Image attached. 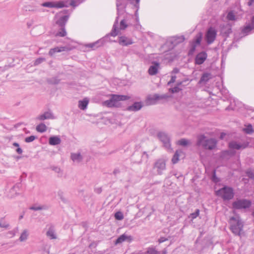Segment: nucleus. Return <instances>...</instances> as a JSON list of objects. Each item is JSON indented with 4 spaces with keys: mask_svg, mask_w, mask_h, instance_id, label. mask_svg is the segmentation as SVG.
<instances>
[{
    "mask_svg": "<svg viewBox=\"0 0 254 254\" xmlns=\"http://www.w3.org/2000/svg\"><path fill=\"white\" fill-rule=\"evenodd\" d=\"M217 142L214 139H206L204 135H199L197 137V145L202 146L204 148L212 150L215 148Z\"/></svg>",
    "mask_w": 254,
    "mask_h": 254,
    "instance_id": "1",
    "label": "nucleus"
},
{
    "mask_svg": "<svg viewBox=\"0 0 254 254\" xmlns=\"http://www.w3.org/2000/svg\"><path fill=\"white\" fill-rule=\"evenodd\" d=\"M230 229L235 235H240L242 230L243 225L239 217H232L230 220Z\"/></svg>",
    "mask_w": 254,
    "mask_h": 254,
    "instance_id": "2",
    "label": "nucleus"
},
{
    "mask_svg": "<svg viewBox=\"0 0 254 254\" xmlns=\"http://www.w3.org/2000/svg\"><path fill=\"white\" fill-rule=\"evenodd\" d=\"M216 194L221 196L224 200L231 199L234 196V192L232 188L224 187L216 191Z\"/></svg>",
    "mask_w": 254,
    "mask_h": 254,
    "instance_id": "3",
    "label": "nucleus"
},
{
    "mask_svg": "<svg viewBox=\"0 0 254 254\" xmlns=\"http://www.w3.org/2000/svg\"><path fill=\"white\" fill-rule=\"evenodd\" d=\"M250 205L251 202L245 199L237 200L233 203V207L235 209L246 208Z\"/></svg>",
    "mask_w": 254,
    "mask_h": 254,
    "instance_id": "4",
    "label": "nucleus"
},
{
    "mask_svg": "<svg viewBox=\"0 0 254 254\" xmlns=\"http://www.w3.org/2000/svg\"><path fill=\"white\" fill-rule=\"evenodd\" d=\"M42 5L45 7H54L57 8H60L66 6V2L64 1L46 2L43 3Z\"/></svg>",
    "mask_w": 254,
    "mask_h": 254,
    "instance_id": "5",
    "label": "nucleus"
},
{
    "mask_svg": "<svg viewBox=\"0 0 254 254\" xmlns=\"http://www.w3.org/2000/svg\"><path fill=\"white\" fill-rule=\"evenodd\" d=\"M216 36V31L214 28L210 27L208 29L206 34V39L208 44L214 42Z\"/></svg>",
    "mask_w": 254,
    "mask_h": 254,
    "instance_id": "6",
    "label": "nucleus"
},
{
    "mask_svg": "<svg viewBox=\"0 0 254 254\" xmlns=\"http://www.w3.org/2000/svg\"><path fill=\"white\" fill-rule=\"evenodd\" d=\"M111 99L109 100L105 101L103 104L108 107H118V102L117 95H110Z\"/></svg>",
    "mask_w": 254,
    "mask_h": 254,
    "instance_id": "7",
    "label": "nucleus"
},
{
    "mask_svg": "<svg viewBox=\"0 0 254 254\" xmlns=\"http://www.w3.org/2000/svg\"><path fill=\"white\" fill-rule=\"evenodd\" d=\"M111 99L109 100L105 101L103 104L108 107H118V102L117 95H110Z\"/></svg>",
    "mask_w": 254,
    "mask_h": 254,
    "instance_id": "8",
    "label": "nucleus"
},
{
    "mask_svg": "<svg viewBox=\"0 0 254 254\" xmlns=\"http://www.w3.org/2000/svg\"><path fill=\"white\" fill-rule=\"evenodd\" d=\"M154 168L157 169L159 174H161L163 171L166 169V163L163 159H159L155 164Z\"/></svg>",
    "mask_w": 254,
    "mask_h": 254,
    "instance_id": "9",
    "label": "nucleus"
},
{
    "mask_svg": "<svg viewBox=\"0 0 254 254\" xmlns=\"http://www.w3.org/2000/svg\"><path fill=\"white\" fill-rule=\"evenodd\" d=\"M70 49L66 48L65 47H56L50 49L49 52V54L51 56H53L56 53L62 52L66 51H69Z\"/></svg>",
    "mask_w": 254,
    "mask_h": 254,
    "instance_id": "10",
    "label": "nucleus"
},
{
    "mask_svg": "<svg viewBox=\"0 0 254 254\" xmlns=\"http://www.w3.org/2000/svg\"><path fill=\"white\" fill-rule=\"evenodd\" d=\"M206 58L207 54L205 52L200 53L195 58V63L197 64H201L205 61Z\"/></svg>",
    "mask_w": 254,
    "mask_h": 254,
    "instance_id": "11",
    "label": "nucleus"
},
{
    "mask_svg": "<svg viewBox=\"0 0 254 254\" xmlns=\"http://www.w3.org/2000/svg\"><path fill=\"white\" fill-rule=\"evenodd\" d=\"M119 43L124 46L131 45L133 43L132 40L125 36H121L119 38Z\"/></svg>",
    "mask_w": 254,
    "mask_h": 254,
    "instance_id": "12",
    "label": "nucleus"
},
{
    "mask_svg": "<svg viewBox=\"0 0 254 254\" xmlns=\"http://www.w3.org/2000/svg\"><path fill=\"white\" fill-rule=\"evenodd\" d=\"M132 240V238L130 236H127L124 234L120 236L116 240L115 244L122 243V242L127 241L128 242H130Z\"/></svg>",
    "mask_w": 254,
    "mask_h": 254,
    "instance_id": "13",
    "label": "nucleus"
},
{
    "mask_svg": "<svg viewBox=\"0 0 254 254\" xmlns=\"http://www.w3.org/2000/svg\"><path fill=\"white\" fill-rule=\"evenodd\" d=\"M248 146V144L240 145L236 142H232L229 143V146L230 148L232 149H244Z\"/></svg>",
    "mask_w": 254,
    "mask_h": 254,
    "instance_id": "14",
    "label": "nucleus"
},
{
    "mask_svg": "<svg viewBox=\"0 0 254 254\" xmlns=\"http://www.w3.org/2000/svg\"><path fill=\"white\" fill-rule=\"evenodd\" d=\"M159 65L158 63H155L154 65H151L148 69L149 74L151 75L156 74L158 72Z\"/></svg>",
    "mask_w": 254,
    "mask_h": 254,
    "instance_id": "15",
    "label": "nucleus"
},
{
    "mask_svg": "<svg viewBox=\"0 0 254 254\" xmlns=\"http://www.w3.org/2000/svg\"><path fill=\"white\" fill-rule=\"evenodd\" d=\"M142 107V105L140 102H135L132 106L127 108L128 111H136L140 110Z\"/></svg>",
    "mask_w": 254,
    "mask_h": 254,
    "instance_id": "16",
    "label": "nucleus"
},
{
    "mask_svg": "<svg viewBox=\"0 0 254 254\" xmlns=\"http://www.w3.org/2000/svg\"><path fill=\"white\" fill-rule=\"evenodd\" d=\"M88 103V99L85 98L83 100L79 101L78 107L81 110H85L86 108Z\"/></svg>",
    "mask_w": 254,
    "mask_h": 254,
    "instance_id": "17",
    "label": "nucleus"
},
{
    "mask_svg": "<svg viewBox=\"0 0 254 254\" xmlns=\"http://www.w3.org/2000/svg\"><path fill=\"white\" fill-rule=\"evenodd\" d=\"M182 154H183V152L181 150H177L175 152V154L172 159V162L173 164H176L179 161V157Z\"/></svg>",
    "mask_w": 254,
    "mask_h": 254,
    "instance_id": "18",
    "label": "nucleus"
},
{
    "mask_svg": "<svg viewBox=\"0 0 254 254\" xmlns=\"http://www.w3.org/2000/svg\"><path fill=\"white\" fill-rule=\"evenodd\" d=\"M61 143V139L57 136H52L49 138V144L52 145L59 144Z\"/></svg>",
    "mask_w": 254,
    "mask_h": 254,
    "instance_id": "19",
    "label": "nucleus"
},
{
    "mask_svg": "<svg viewBox=\"0 0 254 254\" xmlns=\"http://www.w3.org/2000/svg\"><path fill=\"white\" fill-rule=\"evenodd\" d=\"M158 135L160 139L164 143L165 145L167 146L168 144L169 145V139L164 133H160Z\"/></svg>",
    "mask_w": 254,
    "mask_h": 254,
    "instance_id": "20",
    "label": "nucleus"
},
{
    "mask_svg": "<svg viewBox=\"0 0 254 254\" xmlns=\"http://www.w3.org/2000/svg\"><path fill=\"white\" fill-rule=\"evenodd\" d=\"M202 34L201 33H199L196 36L195 38V41H194L195 45L193 46V49L195 48V47L196 46V45L200 44L201 41L202 40Z\"/></svg>",
    "mask_w": 254,
    "mask_h": 254,
    "instance_id": "21",
    "label": "nucleus"
},
{
    "mask_svg": "<svg viewBox=\"0 0 254 254\" xmlns=\"http://www.w3.org/2000/svg\"><path fill=\"white\" fill-rule=\"evenodd\" d=\"M47 236L51 239H55L57 238L54 231L52 228H50L49 230L47 231Z\"/></svg>",
    "mask_w": 254,
    "mask_h": 254,
    "instance_id": "22",
    "label": "nucleus"
},
{
    "mask_svg": "<svg viewBox=\"0 0 254 254\" xmlns=\"http://www.w3.org/2000/svg\"><path fill=\"white\" fill-rule=\"evenodd\" d=\"M254 28V16L253 17L252 19V25H248V26H246L244 28L243 31L244 32H249V31L252 30Z\"/></svg>",
    "mask_w": 254,
    "mask_h": 254,
    "instance_id": "23",
    "label": "nucleus"
},
{
    "mask_svg": "<svg viewBox=\"0 0 254 254\" xmlns=\"http://www.w3.org/2000/svg\"><path fill=\"white\" fill-rule=\"evenodd\" d=\"M210 78V74L209 73H204L201 76L200 80L199 81L200 83L202 82H206Z\"/></svg>",
    "mask_w": 254,
    "mask_h": 254,
    "instance_id": "24",
    "label": "nucleus"
},
{
    "mask_svg": "<svg viewBox=\"0 0 254 254\" xmlns=\"http://www.w3.org/2000/svg\"><path fill=\"white\" fill-rule=\"evenodd\" d=\"M47 127L46 125L44 124H41L37 126L36 130L38 132H43L46 130Z\"/></svg>",
    "mask_w": 254,
    "mask_h": 254,
    "instance_id": "25",
    "label": "nucleus"
},
{
    "mask_svg": "<svg viewBox=\"0 0 254 254\" xmlns=\"http://www.w3.org/2000/svg\"><path fill=\"white\" fill-rule=\"evenodd\" d=\"M178 144L179 145H182V146H187L190 144V142L189 140H187L186 139L183 138L180 140H179L178 141Z\"/></svg>",
    "mask_w": 254,
    "mask_h": 254,
    "instance_id": "26",
    "label": "nucleus"
},
{
    "mask_svg": "<svg viewBox=\"0 0 254 254\" xmlns=\"http://www.w3.org/2000/svg\"><path fill=\"white\" fill-rule=\"evenodd\" d=\"M117 100L118 102L121 101H126L130 99V97L126 95H117Z\"/></svg>",
    "mask_w": 254,
    "mask_h": 254,
    "instance_id": "27",
    "label": "nucleus"
},
{
    "mask_svg": "<svg viewBox=\"0 0 254 254\" xmlns=\"http://www.w3.org/2000/svg\"><path fill=\"white\" fill-rule=\"evenodd\" d=\"M51 114L49 113H45V114L40 116L38 119L40 120H44L47 119H50L51 118Z\"/></svg>",
    "mask_w": 254,
    "mask_h": 254,
    "instance_id": "28",
    "label": "nucleus"
},
{
    "mask_svg": "<svg viewBox=\"0 0 254 254\" xmlns=\"http://www.w3.org/2000/svg\"><path fill=\"white\" fill-rule=\"evenodd\" d=\"M159 97L157 95H155L153 97H148L147 99V103L148 104H154L155 103V101L157 100Z\"/></svg>",
    "mask_w": 254,
    "mask_h": 254,
    "instance_id": "29",
    "label": "nucleus"
},
{
    "mask_svg": "<svg viewBox=\"0 0 254 254\" xmlns=\"http://www.w3.org/2000/svg\"><path fill=\"white\" fill-rule=\"evenodd\" d=\"M66 35V32L64 28H62L59 32H58L56 36L59 37H64Z\"/></svg>",
    "mask_w": 254,
    "mask_h": 254,
    "instance_id": "30",
    "label": "nucleus"
},
{
    "mask_svg": "<svg viewBox=\"0 0 254 254\" xmlns=\"http://www.w3.org/2000/svg\"><path fill=\"white\" fill-rule=\"evenodd\" d=\"M245 132L247 133H251L253 132V127L252 125H249L248 126H247L245 128L243 129Z\"/></svg>",
    "mask_w": 254,
    "mask_h": 254,
    "instance_id": "31",
    "label": "nucleus"
},
{
    "mask_svg": "<svg viewBox=\"0 0 254 254\" xmlns=\"http://www.w3.org/2000/svg\"><path fill=\"white\" fill-rule=\"evenodd\" d=\"M115 217L117 220H121L124 218V215L121 212H117L115 214Z\"/></svg>",
    "mask_w": 254,
    "mask_h": 254,
    "instance_id": "32",
    "label": "nucleus"
},
{
    "mask_svg": "<svg viewBox=\"0 0 254 254\" xmlns=\"http://www.w3.org/2000/svg\"><path fill=\"white\" fill-rule=\"evenodd\" d=\"M227 18L229 20H232V21L235 20V19H236L235 15H234V14L233 13V12L232 11L229 12L228 13V14L227 16Z\"/></svg>",
    "mask_w": 254,
    "mask_h": 254,
    "instance_id": "33",
    "label": "nucleus"
},
{
    "mask_svg": "<svg viewBox=\"0 0 254 254\" xmlns=\"http://www.w3.org/2000/svg\"><path fill=\"white\" fill-rule=\"evenodd\" d=\"M71 158L73 161H79L81 159V156L79 154H74L71 155Z\"/></svg>",
    "mask_w": 254,
    "mask_h": 254,
    "instance_id": "34",
    "label": "nucleus"
},
{
    "mask_svg": "<svg viewBox=\"0 0 254 254\" xmlns=\"http://www.w3.org/2000/svg\"><path fill=\"white\" fill-rule=\"evenodd\" d=\"M27 236H28V234H27V232L26 231H24L21 234V236H20V237L19 238V240L21 242L24 241H25L27 239Z\"/></svg>",
    "mask_w": 254,
    "mask_h": 254,
    "instance_id": "35",
    "label": "nucleus"
},
{
    "mask_svg": "<svg viewBox=\"0 0 254 254\" xmlns=\"http://www.w3.org/2000/svg\"><path fill=\"white\" fill-rule=\"evenodd\" d=\"M147 254H159L158 252L154 248H149L146 252Z\"/></svg>",
    "mask_w": 254,
    "mask_h": 254,
    "instance_id": "36",
    "label": "nucleus"
},
{
    "mask_svg": "<svg viewBox=\"0 0 254 254\" xmlns=\"http://www.w3.org/2000/svg\"><path fill=\"white\" fill-rule=\"evenodd\" d=\"M199 214V209H197L194 213H191L190 216L192 219H195L197 216H198Z\"/></svg>",
    "mask_w": 254,
    "mask_h": 254,
    "instance_id": "37",
    "label": "nucleus"
},
{
    "mask_svg": "<svg viewBox=\"0 0 254 254\" xmlns=\"http://www.w3.org/2000/svg\"><path fill=\"white\" fill-rule=\"evenodd\" d=\"M35 139V136L33 135H31L28 137H26L25 139L26 142H30L33 141Z\"/></svg>",
    "mask_w": 254,
    "mask_h": 254,
    "instance_id": "38",
    "label": "nucleus"
},
{
    "mask_svg": "<svg viewBox=\"0 0 254 254\" xmlns=\"http://www.w3.org/2000/svg\"><path fill=\"white\" fill-rule=\"evenodd\" d=\"M121 28L125 29L127 27L126 22L124 20H122L120 23Z\"/></svg>",
    "mask_w": 254,
    "mask_h": 254,
    "instance_id": "39",
    "label": "nucleus"
},
{
    "mask_svg": "<svg viewBox=\"0 0 254 254\" xmlns=\"http://www.w3.org/2000/svg\"><path fill=\"white\" fill-rule=\"evenodd\" d=\"M247 174L249 177H250L251 178H254V173L252 171H248L247 172Z\"/></svg>",
    "mask_w": 254,
    "mask_h": 254,
    "instance_id": "40",
    "label": "nucleus"
},
{
    "mask_svg": "<svg viewBox=\"0 0 254 254\" xmlns=\"http://www.w3.org/2000/svg\"><path fill=\"white\" fill-rule=\"evenodd\" d=\"M68 17L67 16H64L61 17L60 21H62L64 24L67 20Z\"/></svg>",
    "mask_w": 254,
    "mask_h": 254,
    "instance_id": "41",
    "label": "nucleus"
},
{
    "mask_svg": "<svg viewBox=\"0 0 254 254\" xmlns=\"http://www.w3.org/2000/svg\"><path fill=\"white\" fill-rule=\"evenodd\" d=\"M176 76H172L170 81H169L168 84L174 83L176 80Z\"/></svg>",
    "mask_w": 254,
    "mask_h": 254,
    "instance_id": "42",
    "label": "nucleus"
},
{
    "mask_svg": "<svg viewBox=\"0 0 254 254\" xmlns=\"http://www.w3.org/2000/svg\"><path fill=\"white\" fill-rule=\"evenodd\" d=\"M171 91L174 93V92H177L179 91V88L177 87H175L172 89H171Z\"/></svg>",
    "mask_w": 254,
    "mask_h": 254,
    "instance_id": "43",
    "label": "nucleus"
},
{
    "mask_svg": "<svg viewBox=\"0 0 254 254\" xmlns=\"http://www.w3.org/2000/svg\"><path fill=\"white\" fill-rule=\"evenodd\" d=\"M17 152H18L19 153H22V149L19 148H17Z\"/></svg>",
    "mask_w": 254,
    "mask_h": 254,
    "instance_id": "44",
    "label": "nucleus"
},
{
    "mask_svg": "<svg viewBox=\"0 0 254 254\" xmlns=\"http://www.w3.org/2000/svg\"><path fill=\"white\" fill-rule=\"evenodd\" d=\"M165 240H166L165 239L164 240L163 239H160L159 240V242L160 243H162V242H164Z\"/></svg>",
    "mask_w": 254,
    "mask_h": 254,
    "instance_id": "45",
    "label": "nucleus"
},
{
    "mask_svg": "<svg viewBox=\"0 0 254 254\" xmlns=\"http://www.w3.org/2000/svg\"><path fill=\"white\" fill-rule=\"evenodd\" d=\"M225 135V133H222L221 134V136H220V138H223L224 136Z\"/></svg>",
    "mask_w": 254,
    "mask_h": 254,
    "instance_id": "46",
    "label": "nucleus"
},
{
    "mask_svg": "<svg viewBox=\"0 0 254 254\" xmlns=\"http://www.w3.org/2000/svg\"><path fill=\"white\" fill-rule=\"evenodd\" d=\"M167 254V251L166 250H164L163 252H162V254Z\"/></svg>",
    "mask_w": 254,
    "mask_h": 254,
    "instance_id": "47",
    "label": "nucleus"
},
{
    "mask_svg": "<svg viewBox=\"0 0 254 254\" xmlns=\"http://www.w3.org/2000/svg\"><path fill=\"white\" fill-rule=\"evenodd\" d=\"M95 44H91L90 45V47L91 48H93V47L94 46Z\"/></svg>",
    "mask_w": 254,
    "mask_h": 254,
    "instance_id": "48",
    "label": "nucleus"
},
{
    "mask_svg": "<svg viewBox=\"0 0 254 254\" xmlns=\"http://www.w3.org/2000/svg\"><path fill=\"white\" fill-rule=\"evenodd\" d=\"M174 71L175 72V73H177L178 72V70H174Z\"/></svg>",
    "mask_w": 254,
    "mask_h": 254,
    "instance_id": "49",
    "label": "nucleus"
},
{
    "mask_svg": "<svg viewBox=\"0 0 254 254\" xmlns=\"http://www.w3.org/2000/svg\"><path fill=\"white\" fill-rule=\"evenodd\" d=\"M58 23H59L60 24H62V23L61 21H59Z\"/></svg>",
    "mask_w": 254,
    "mask_h": 254,
    "instance_id": "50",
    "label": "nucleus"
},
{
    "mask_svg": "<svg viewBox=\"0 0 254 254\" xmlns=\"http://www.w3.org/2000/svg\"><path fill=\"white\" fill-rule=\"evenodd\" d=\"M112 35H113V36H116V34H112Z\"/></svg>",
    "mask_w": 254,
    "mask_h": 254,
    "instance_id": "51",
    "label": "nucleus"
},
{
    "mask_svg": "<svg viewBox=\"0 0 254 254\" xmlns=\"http://www.w3.org/2000/svg\"><path fill=\"white\" fill-rule=\"evenodd\" d=\"M13 145L16 146V143H14Z\"/></svg>",
    "mask_w": 254,
    "mask_h": 254,
    "instance_id": "52",
    "label": "nucleus"
},
{
    "mask_svg": "<svg viewBox=\"0 0 254 254\" xmlns=\"http://www.w3.org/2000/svg\"><path fill=\"white\" fill-rule=\"evenodd\" d=\"M31 209H36L35 208H33V207H32Z\"/></svg>",
    "mask_w": 254,
    "mask_h": 254,
    "instance_id": "53",
    "label": "nucleus"
},
{
    "mask_svg": "<svg viewBox=\"0 0 254 254\" xmlns=\"http://www.w3.org/2000/svg\"><path fill=\"white\" fill-rule=\"evenodd\" d=\"M253 216H254V212H253Z\"/></svg>",
    "mask_w": 254,
    "mask_h": 254,
    "instance_id": "54",
    "label": "nucleus"
}]
</instances>
